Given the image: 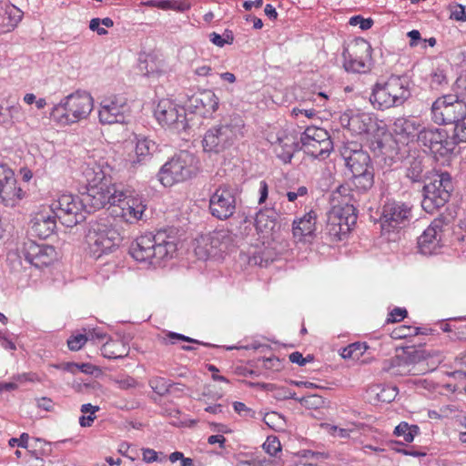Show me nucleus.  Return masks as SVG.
Instances as JSON below:
<instances>
[{
  "instance_id": "nucleus-12",
  "label": "nucleus",
  "mask_w": 466,
  "mask_h": 466,
  "mask_svg": "<svg viewBox=\"0 0 466 466\" xmlns=\"http://www.w3.org/2000/svg\"><path fill=\"white\" fill-rule=\"evenodd\" d=\"M374 185V168L359 173H352V177L348 185L339 186L333 193V201L339 199L345 203L359 202L360 195L366 194Z\"/></svg>"
},
{
  "instance_id": "nucleus-53",
  "label": "nucleus",
  "mask_w": 466,
  "mask_h": 466,
  "mask_svg": "<svg viewBox=\"0 0 466 466\" xmlns=\"http://www.w3.org/2000/svg\"><path fill=\"white\" fill-rule=\"evenodd\" d=\"M407 314H408V312L405 309L396 307L389 314L387 321L388 322L400 321L407 316Z\"/></svg>"
},
{
  "instance_id": "nucleus-5",
  "label": "nucleus",
  "mask_w": 466,
  "mask_h": 466,
  "mask_svg": "<svg viewBox=\"0 0 466 466\" xmlns=\"http://www.w3.org/2000/svg\"><path fill=\"white\" fill-rule=\"evenodd\" d=\"M86 241L90 257L98 259L116 250L121 242V237L113 227L110 218L105 217L89 223Z\"/></svg>"
},
{
  "instance_id": "nucleus-48",
  "label": "nucleus",
  "mask_w": 466,
  "mask_h": 466,
  "mask_svg": "<svg viewBox=\"0 0 466 466\" xmlns=\"http://www.w3.org/2000/svg\"><path fill=\"white\" fill-rule=\"evenodd\" d=\"M88 340V337L86 334L72 335L67 339V346L71 350H79Z\"/></svg>"
},
{
  "instance_id": "nucleus-61",
  "label": "nucleus",
  "mask_w": 466,
  "mask_h": 466,
  "mask_svg": "<svg viewBox=\"0 0 466 466\" xmlns=\"http://www.w3.org/2000/svg\"><path fill=\"white\" fill-rule=\"evenodd\" d=\"M277 419H282L280 414L276 412V411H272V412H268V413H266L264 415V418H263V421L270 428H273L274 427V423H275V420Z\"/></svg>"
},
{
  "instance_id": "nucleus-38",
  "label": "nucleus",
  "mask_w": 466,
  "mask_h": 466,
  "mask_svg": "<svg viewBox=\"0 0 466 466\" xmlns=\"http://www.w3.org/2000/svg\"><path fill=\"white\" fill-rule=\"evenodd\" d=\"M23 117L22 106L19 103H14L7 106H0V123L4 125H12L15 121H19Z\"/></svg>"
},
{
  "instance_id": "nucleus-64",
  "label": "nucleus",
  "mask_w": 466,
  "mask_h": 466,
  "mask_svg": "<svg viewBox=\"0 0 466 466\" xmlns=\"http://www.w3.org/2000/svg\"><path fill=\"white\" fill-rule=\"evenodd\" d=\"M248 262L251 265H258L259 267H267L268 263V259H264L260 254H254L249 258Z\"/></svg>"
},
{
  "instance_id": "nucleus-28",
  "label": "nucleus",
  "mask_w": 466,
  "mask_h": 466,
  "mask_svg": "<svg viewBox=\"0 0 466 466\" xmlns=\"http://www.w3.org/2000/svg\"><path fill=\"white\" fill-rule=\"evenodd\" d=\"M219 98L211 90H205L189 98L188 107L196 114L208 117L218 109Z\"/></svg>"
},
{
  "instance_id": "nucleus-39",
  "label": "nucleus",
  "mask_w": 466,
  "mask_h": 466,
  "mask_svg": "<svg viewBox=\"0 0 466 466\" xmlns=\"http://www.w3.org/2000/svg\"><path fill=\"white\" fill-rule=\"evenodd\" d=\"M420 433V428L415 424H409L406 421H401L394 429V434L397 437H402L406 442H411L414 437Z\"/></svg>"
},
{
  "instance_id": "nucleus-16",
  "label": "nucleus",
  "mask_w": 466,
  "mask_h": 466,
  "mask_svg": "<svg viewBox=\"0 0 466 466\" xmlns=\"http://www.w3.org/2000/svg\"><path fill=\"white\" fill-rule=\"evenodd\" d=\"M396 361H401L403 367L418 364L420 367V371L426 373L437 368L442 361V356L439 351L408 346L403 348L400 354L396 355Z\"/></svg>"
},
{
  "instance_id": "nucleus-10",
  "label": "nucleus",
  "mask_w": 466,
  "mask_h": 466,
  "mask_svg": "<svg viewBox=\"0 0 466 466\" xmlns=\"http://www.w3.org/2000/svg\"><path fill=\"white\" fill-rule=\"evenodd\" d=\"M50 212L66 227L72 228L83 222L86 209L82 195L63 194L50 206Z\"/></svg>"
},
{
  "instance_id": "nucleus-14",
  "label": "nucleus",
  "mask_w": 466,
  "mask_h": 466,
  "mask_svg": "<svg viewBox=\"0 0 466 466\" xmlns=\"http://www.w3.org/2000/svg\"><path fill=\"white\" fill-rule=\"evenodd\" d=\"M154 116L159 125L180 133L188 127L186 110L169 99H161L154 109Z\"/></svg>"
},
{
  "instance_id": "nucleus-51",
  "label": "nucleus",
  "mask_w": 466,
  "mask_h": 466,
  "mask_svg": "<svg viewBox=\"0 0 466 466\" xmlns=\"http://www.w3.org/2000/svg\"><path fill=\"white\" fill-rule=\"evenodd\" d=\"M234 410L240 416L245 418H255L256 411L248 408L245 403L240 401H235L233 403Z\"/></svg>"
},
{
  "instance_id": "nucleus-1",
  "label": "nucleus",
  "mask_w": 466,
  "mask_h": 466,
  "mask_svg": "<svg viewBox=\"0 0 466 466\" xmlns=\"http://www.w3.org/2000/svg\"><path fill=\"white\" fill-rule=\"evenodd\" d=\"M177 249L176 238L168 235L167 229H160L156 234L149 232L138 237L129 253L137 261L156 268L173 258Z\"/></svg>"
},
{
  "instance_id": "nucleus-27",
  "label": "nucleus",
  "mask_w": 466,
  "mask_h": 466,
  "mask_svg": "<svg viewBox=\"0 0 466 466\" xmlns=\"http://www.w3.org/2000/svg\"><path fill=\"white\" fill-rule=\"evenodd\" d=\"M343 127L356 135L372 134L378 129L377 118L370 113L351 112L340 117Z\"/></svg>"
},
{
  "instance_id": "nucleus-7",
  "label": "nucleus",
  "mask_w": 466,
  "mask_h": 466,
  "mask_svg": "<svg viewBox=\"0 0 466 466\" xmlns=\"http://www.w3.org/2000/svg\"><path fill=\"white\" fill-rule=\"evenodd\" d=\"M454 189L452 177L447 171H438L427 177L422 187L421 207L433 214L445 206Z\"/></svg>"
},
{
  "instance_id": "nucleus-20",
  "label": "nucleus",
  "mask_w": 466,
  "mask_h": 466,
  "mask_svg": "<svg viewBox=\"0 0 466 466\" xmlns=\"http://www.w3.org/2000/svg\"><path fill=\"white\" fill-rule=\"evenodd\" d=\"M233 244V237L227 229H218L202 235L196 248V254L207 259L210 256H216L218 252H228Z\"/></svg>"
},
{
  "instance_id": "nucleus-13",
  "label": "nucleus",
  "mask_w": 466,
  "mask_h": 466,
  "mask_svg": "<svg viewBox=\"0 0 466 466\" xmlns=\"http://www.w3.org/2000/svg\"><path fill=\"white\" fill-rule=\"evenodd\" d=\"M418 142L436 158L451 155L456 147L454 138L449 136L447 130L440 127H422Z\"/></svg>"
},
{
  "instance_id": "nucleus-9",
  "label": "nucleus",
  "mask_w": 466,
  "mask_h": 466,
  "mask_svg": "<svg viewBox=\"0 0 466 466\" xmlns=\"http://www.w3.org/2000/svg\"><path fill=\"white\" fill-rule=\"evenodd\" d=\"M81 195L89 214L105 208L107 204L116 206L118 201L122 200L123 196H127V192L121 185L112 183L110 178L86 186V191Z\"/></svg>"
},
{
  "instance_id": "nucleus-62",
  "label": "nucleus",
  "mask_w": 466,
  "mask_h": 466,
  "mask_svg": "<svg viewBox=\"0 0 466 466\" xmlns=\"http://www.w3.org/2000/svg\"><path fill=\"white\" fill-rule=\"evenodd\" d=\"M268 196V186L265 180L260 181L259 183V198L258 204L264 203Z\"/></svg>"
},
{
  "instance_id": "nucleus-44",
  "label": "nucleus",
  "mask_w": 466,
  "mask_h": 466,
  "mask_svg": "<svg viewBox=\"0 0 466 466\" xmlns=\"http://www.w3.org/2000/svg\"><path fill=\"white\" fill-rule=\"evenodd\" d=\"M164 339H165L166 343H170V344H176L177 341H185V342H189V343L204 345L207 347H214V345H211L209 343H204L200 340H198V339H192L190 337L185 336L183 334L173 332V331H169L166 335V338Z\"/></svg>"
},
{
  "instance_id": "nucleus-36",
  "label": "nucleus",
  "mask_w": 466,
  "mask_h": 466,
  "mask_svg": "<svg viewBox=\"0 0 466 466\" xmlns=\"http://www.w3.org/2000/svg\"><path fill=\"white\" fill-rule=\"evenodd\" d=\"M279 215L273 208H265L259 210L255 218V225L258 230L261 232H270L277 226Z\"/></svg>"
},
{
  "instance_id": "nucleus-37",
  "label": "nucleus",
  "mask_w": 466,
  "mask_h": 466,
  "mask_svg": "<svg viewBox=\"0 0 466 466\" xmlns=\"http://www.w3.org/2000/svg\"><path fill=\"white\" fill-rule=\"evenodd\" d=\"M2 13V24L5 28V31H11L15 29L17 25L21 22L24 13L18 7L14 5L5 3L1 7Z\"/></svg>"
},
{
  "instance_id": "nucleus-25",
  "label": "nucleus",
  "mask_w": 466,
  "mask_h": 466,
  "mask_svg": "<svg viewBox=\"0 0 466 466\" xmlns=\"http://www.w3.org/2000/svg\"><path fill=\"white\" fill-rule=\"evenodd\" d=\"M125 191L127 196H123L122 200L113 207L112 212L127 223L133 224L142 218L147 206L143 203L142 198L134 196L128 189Z\"/></svg>"
},
{
  "instance_id": "nucleus-18",
  "label": "nucleus",
  "mask_w": 466,
  "mask_h": 466,
  "mask_svg": "<svg viewBox=\"0 0 466 466\" xmlns=\"http://www.w3.org/2000/svg\"><path fill=\"white\" fill-rule=\"evenodd\" d=\"M343 66L347 72L366 73L370 69L371 46L364 39H357L342 53Z\"/></svg>"
},
{
  "instance_id": "nucleus-54",
  "label": "nucleus",
  "mask_w": 466,
  "mask_h": 466,
  "mask_svg": "<svg viewBox=\"0 0 466 466\" xmlns=\"http://www.w3.org/2000/svg\"><path fill=\"white\" fill-rule=\"evenodd\" d=\"M143 460L147 462L160 461L162 462L165 460V457L159 458L157 452L152 449H143Z\"/></svg>"
},
{
  "instance_id": "nucleus-23",
  "label": "nucleus",
  "mask_w": 466,
  "mask_h": 466,
  "mask_svg": "<svg viewBox=\"0 0 466 466\" xmlns=\"http://www.w3.org/2000/svg\"><path fill=\"white\" fill-rule=\"evenodd\" d=\"M129 106L125 96L114 95L104 98L100 103L98 117L101 124L124 123L129 113Z\"/></svg>"
},
{
  "instance_id": "nucleus-40",
  "label": "nucleus",
  "mask_w": 466,
  "mask_h": 466,
  "mask_svg": "<svg viewBox=\"0 0 466 466\" xmlns=\"http://www.w3.org/2000/svg\"><path fill=\"white\" fill-rule=\"evenodd\" d=\"M148 384L152 390L159 396H165L172 391V388L176 385L171 380L163 377H153L149 380Z\"/></svg>"
},
{
  "instance_id": "nucleus-11",
  "label": "nucleus",
  "mask_w": 466,
  "mask_h": 466,
  "mask_svg": "<svg viewBox=\"0 0 466 466\" xmlns=\"http://www.w3.org/2000/svg\"><path fill=\"white\" fill-rule=\"evenodd\" d=\"M300 149L319 160H324L333 150V142L329 134L324 128L308 127L300 136Z\"/></svg>"
},
{
  "instance_id": "nucleus-24",
  "label": "nucleus",
  "mask_w": 466,
  "mask_h": 466,
  "mask_svg": "<svg viewBox=\"0 0 466 466\" xmlns=\"http://www.w3.org/2000/svg\"><path fill=\"white\" fill-rule=\"evenodd\" d=\"M21 253L25 259L36 268L48 267L56 259V251L53 246L37 243L32 239L24 242Z\"/></svg>"
},
{
  "instance_id": "nucleus-45",
  "label": "nucleus",
  "mask_w": 466,
  "mask_h": 466,
  "mask_svg": "<svg viewBox=\"0 0 466 466\" xmlns=\"http://www.w3.org/2000/svg\"><path fill=\"white\" fill-rule=\"evenodd\" d=\"M454 126V135L451 137L456 141V145L466 143V112L458 119Z\"/></svg>"
},
{
  "instance_id": "nucleus-60",
  "label": "nucleus",
  "mask_w": 466,
  "mask_h": 466,
  "mask_svg": "<svg viewBox=\"0 0 466 466\" xmlns=\"http://www.w3.org/2000/svg\"><path fill=\"white\" fill-rule=\"evenodd\" d=\"M457 7L459 9L451 13V18H453L456 21H466V11L464 5H458Z\"/></svg>"
},
{
  "instance_id": "nucleus-22",
  "label": "nucleus",
  "mask_w": 466,
  "mask_h": 466,
  "mask_svg": "<svg viewBox=\"0 0 466 466\" xmlns=\"http://www.w3.org/2000/svg\"><path fill=\"white\" fill-rule=\"evenodd\" d=\"M339 151L346 167L351 173L374 168L369 153L362 149L361 144L356 141H347L342 144Z\"/></svg>"
},
{
  "instance_id": "nucleus-4",
  "label": "nucleus",
  "mask_w": 466,
  "mask_h": 466,
  "mask_svg": "<svg viewBox=\"0 0 466 466\" xmlns=\"http://www.w3.org/2000/svg\"><path fill=\"white\" fill-rule=\"evenodd\" d=\"M410 96V82L407 76H390L377 82L370 96L374 108L383 110L401 106Z\"/></svg>"
},
{
  "instance_id": "nucleus-31",
  "label": "nucleus",
  "mask_w": 466,
  "mask_h": 466,
  "mask_svg": "<svg viewBox=\"0 0 466 466\" xmlns=\"http://www.w3.org/2000/svg\"><path fill=\"white\" fill-rule=\"evenodd\" d=\"M425 157L410 155L404 161L405 177L411 183H424L427 180Z\"/></svg>"
},
{
  "instance_id": "nucleus-6",
  "label": "nucleus",
  "mask_w": 466,
  "mask_h": 466,
  "mask_svg": "<svg viewBox=\"0 0 466 466\" xmlns=\"http://www.w3.org/2000/svg\"><path fill=\"white\" fill-rule=\"evenodd\" d=\"M93 102L89 93L76 91L53 106L50 118L63 126L76 123L89 116L93 109Z\"/></svg>"
},
{
  "instance_id": "nucleus-35",
  "label": "nucleus",
  "mask_w": 466,
  "mask_h": 466,
  "mask_svg": "<svg viewBox=\"0 0 466 466\" xmlns=\"http://www.w3.org/2000/svg\"><path fill=\"white\" fill-rule=\"evenodd\" d=\"M101 354L109 360H121L128 356L129 347L122 340L108 339L101 347Z\"/></svg>"
},
{
  "instance_id": "nucleus-26",
  "label": "nucleus",
  "mask_w": 466,
  "mask_h": 466,
  "mask_svg": "<svg viewBox=\"0 0 466 466\" xmlns=\"http://www.w3.org/2000/svg\"><path fill=\"white\" fill-rule=\"evenodd\" d=\"M22 197L14 171L7 165L0 164V203L12 207Z\"/></svg>"
},
{
  "instance_id": "nucleus-58",
  "label": "nucleus",
  "mask_w": 466,
  "mask_h": 466,
  "mask_svg": "<svg viewBox=\"0 0 466 466\" xmlns=\"http://www.w3.org/2000/svg\"><path fill=\"white\" fill-rule=\"evenodd\" d=\"M351 346H355L353 351L356 354V360H360V357L370 349L366 342H354L350 344Z\"/></svg>"
},
{
  "instance_id": "nucleus-17",
  "label": "nucleus",
  "mask_w": 466,
  "mask_h": 466,
  "mask_svg": "<svg viewBox=\"0 0 466 466\" xmlns=\"http://www.w3.org/2000/svg\"><path fill=\"white\" fill-rule=\"evenodd\" d=\"M237 208V189L221 185L215 189L209 198L210 214L218 219L226 220L231 218Z\"/></svg>"
},
{
  "instance_id": "nucleus-33",
  "label": "nucleus",
  "mask_w": 466,
  "mask_h": 466,
  "mask_svg": "<svg viewBox=\"0 0 466 466\" xmlns=\"http://www.w3.org/2000/svg\"><path fill=\"white\" fill-rule=\"evenodd\" d=\"M274 152L278 158L283 163H289L294 153L300 149L299 142H296L294 137L289 136L278 137L276 142L273 143Z\"/></svg>"
},
{
  "instance_id": "nucleus-46",
  "label": "nucleus",
  "mask_w": 466,
  "mask_h": 466,
  "mask_svg": "<svg viewBox=\"0 0 466 466\" xmlns=\"http://www.w3.org/2000/svg\"><path fill=\"white\" fill-rule=\"evenodd\" d=\"M421 328L401 325L393 330L394 339H405L418 334H424Z\"/></svg>"
},
{
  "instance_id": "nucleus-52",
  "label": "nucleus",
  "mask_w": 466,
  "mask_h": 466,
  "mask_svg": "<svg viewBox=\"0 0 466 466\" xmlns=\"http://www.w3.org/2000/svg\"><path fill=\"white\" fill-rule=\"evenodd\" d=\"M115 382L121 390H129L137 386V380L130 376H126L122 379L116 380Z\"/></svg>"
},
{
  "instance_id": "nucleus-21",
  "label": "nucleus",
  "mask_w": 466,
  "mask_h": 466,
  "mask_svg": "<svg viewBox=\"0 0 466 466\" xmlns=\"http://www.w3.org/2000/svg\"><path fill=\"white\" fill-rule=\"evenodd\" d=\"M450 219L441 215L418 238L419 252L425 256L435 254L442 247L443 228L449 226Z\"/></svg>"
},
{
  "instance_id": "nucleus-8",
  "label": "nucleus",
  "mask_w": 466,
  "mask_h": 466,
  "mask_svg": "<svg viewBox=\"0 0 466 466\" xmlns=\"http://www.w3.org/2000/svg\"><path fill=\"white\" fill-rule=\"evenodd\" d=\"M327 214L325 234L331 242L340 241L348 235L357 222V207L336 199Z\"/></svg>"
},
{
  "instance_id": "nucleus-49",
  "label": "nucleus",
  "mask_w": 466,
  "mask_h": 466,
  "mask_svg": "<svg viewBox=\"0 0 466 466\" xmlns=\"http://www.w3.org/2000/svg\"><path fill=\"white\" fill-rule=\"evenodd\" d=\"M396 356L390 359L385 360L382 365V370L385 372H390L392 375H398L400 373V368L403 367L401 361H396Z\"/></svg>"
},
{
  "instance_id": "nucleus-32",
  "label": "nucleus",
  "mask_w": 466,
  "mask_h": 466,
  "mask_svg": "<svg viewBox=\"0 0 466 466\" xmlns=\"http://www.w3.org/2000/svg\"><path fill=\"white\" fill-rule=\"evenodd\" d=\"M394 133L405 141H419V135L421 130L420 123L410 117H399L393 123Z\"/></svg>"
},
{
  "instance_id": "nucleus-15",
  "label": "nucleus",
  "mask_w": 466,
  "mask_h": 466,
  "mask_svg": "<svg viewBox=\"0 0 466 466\" xmlns=\"http://www.w3.org/2000/svg\"><path fill=\"white\" fill-rule=\"evenodd\" d=\"M193 157L187 152L167 161L158 173V180L164 187H171L175 183L185 181L194 173Z\"/></svg>"
},
{
  "instance_id": "nucleus-30",
  "label": "nucleus",
  "mask_w": 466,
  "mask_h": 466,
  "mask_svg": "<svg viewBox=\"0 0 466 466\" xmlns=\"http://www.w3.org/2000/svg\"><path fill=\"white\" fill-rule=\"evenodd\" d=\"M157 149V146L153 140L146 137H137L135 153L129 156L128 159L130 167L136 168L140 165L146 164L150 160Z\"/></svg>"
},
{
  "instance_id": "nucleus-3",
  "label": "nucleus",
  "mask_w": 466,
  "mask_h": 466,
  "mask_svg": "<svg viewBox=\"0 0 466 466\" xmlns=\"http://www.w3.org/2000/svg\"><path fill=\"white\" fill-rule=\"evenodd\" d=\"M452 89L456 94L442 96L431 106V119L438 125L455 124L466 112V76L458 77Z\"/></svg>"
},
{
  "instance_id": "nucleus-57",
  "label": "nucleus",
  "mask_w": 466,
  "mask_h": 466,
  "mask_svg": "<svg viewBox=\"0 0 466 466\" xmlns=\"http://www.w3.org/2000/svg\"><path fill=\"white\" fill-rule=\"evenodd\" d=\"M454 339L466 340V323L454 324Z\"/></svg>"
},
{
  "instance_id": "nucleus-47",
  "label": "nucleus",
  "mask_w": 466,
  "mask_h": 466,
  "mask_svg": "<svg viewBox=\"0 0 466 466\" xmlns=\"http://www.w3.org/2000/svg\"><path fill=\"white\" fill-rule=\"evenodd\" d=\"M263 448L270 456H276L278 452L281 451L280 441L276 436L268 437Z\"/></svg>"
},
{
  "instance_id": "nucleus-34",
  "label": "nucleus",
  "mask_w": 466,
  "mask_h": 466,
  "mask_svg": "<svg viewBox=\"0 0 466 466\" xmlns=\"http://www.w3.org/2000/svg\"><path fill=\"white\" fill-rule=\"evenodd\" d=\"M316 220L317 215L313 210L295 219L292 223L293 237L301 239L304 237L311 236L316 229Z\"/></svg>"
},
{
  "instance_id": "nucleus-42",
  "label": "nucleus",
  "mask_w": 466,
  "mask_h": 466,
  "mask_svg": "<svg viewBox=\"0 0 466 466\" xmlns=\"http://www.w3.org/2000/svg\"><path fill=\"white\" fill-rule=\"evenodd\" d=\"M151 6H157L163 10H176L179 12H184L188 9H190L191 5L188 3L186 2H177L173 0H160L157 2L156 4L153 2H150L149 4Z\"/></svg>"
},
{
  "instance_id": "nucleus-41",
  "label": "nucleus",
  "mask_w": 466,
  "mask_h": 466,
  "mask_svg": "<svg viewBox=\"0 0 466 466\" xmlns=\"http://www.w3.org/2000/svg\"><path fill=\"white\" fill-rule=\"evenodd\" d=\"M82 172L86 178V186L98 183V181L102 179H110V177H106L101 168L96 165L93 167L90 165L84 167Z\"/></svg>"
},
{
  "instance_id": "nucleus-55",
  "label": "nucleus",
  "mask_w": 466,
  "mask_h": 466,
  "mask_svg": "<svg viewBox=\"0 0 466 466\" xmlns=\"http://www.w3.org/2000/svg\"><path fill=\"white\" fill-rule=\"evenodd\" d=\"M262 367L267 370H279L280 368V360L279 358H265L262 360Z\"/></svg>"
},
{
  "instance_id": "nucleus-63",
  "label": "nucleus",
  "mask_w": 466,
  "mask_h": 466,
  "mask_svg": "<svg viewBox=\"0 0 466 466\" xmlns=\"http://www.w3.org/2000/svg\"><path fill=\"white\" fill-rule=\"evenodd\" d=\"M289 361L292 363H296L300 367L306 365V360H304L303 355L299 351H294L289 356Z\"/></svg>"
},
{
  "instance_id": "nucleus-50",
  "label": "nucleus",
  "mask_w": 466,
  "mask_h": 466,
  "mask_svg": "<svg viewBox=\"0 0 466 466\" xmlns=\"http://www.w3.org/2000/svg\"><path fill=\"white\" fill-rule=\"evenodd\" d=\"M349 24L350 25H360V28L362 30H368L371 28L374 22L371 18H364L363 16L358 15L350 18Z\"/></svg>"
},
{
  "instance_id": "nucleus-43",
  "label": "nucleus",
  "mask_w": 466,
  "mask_h": 466,
  "mask_svg": "<svg viewBox=\"0 0 466 466\" xmlns=\"http://www.w3.org/2000/svg\"><path fill=\"white\" fill-rule=\"evenodd\" d=\"M430 85L435 90H442L448 86V78L443 69L436 68L431 74Z\"/></svg>"
},
{
  "instance_id": "nucleus-19",
  "label": "nucleus",
  "mask_w": 466,
  "mask_h": 466,
  "mask_svg": "<svg viewBox=\"0 0 466 466\" xmlns=\"http://www.w3.org/2000/svg\"><path fill=\"white\" fill-rule=\"evenodd\" d=\"M411 218V207L407 203L387 200L381 207L380 221L382 230H394L409 224Z\"/></svg>"
},
{
  "instance_id": "nucleus-2",
  "label": "nucleus",
  "mask_w": 466,
  "mask_h": 466,
  "mask_svg": "<svg viewBox=\"0 0 466 466\" xmlns=\"http://www.w3.org/2000/svg\"><path fill=\"white\" fill-rule=\"evenodd\" d=\"M246 132L243 117L236 113L229 115L206 131L202 140L203 149L208 153H221L243 138Z\"/></svg>"
},
{
  "instance_id": "nucleus-59",
  "label": "nucleus",
  "mask_w": 466,
  "mask_h": 466,
  "mask_svg": "<svg viewBox=\"0 0 466 466\" xmlns=\"http://www.w3.org/2000/svg\"><path fill=\"white\" fill-rule=\"evenodd\" d=\"M100 18H93L89 22V28L92 31H96L99 35H105L107 34V30L104 27H100Z\"/></svg>"
},
{
  "instance_id": "nucleus-29",
  "label": "nucleus",
  "mask_w": 466,
  "mask_h": 466,
  "mask_svg": "<svg viewBox=\"0 0 466 466\" xmlns=\"http://www.w3.org/2000/svg\"><path fill=\"white\" fill-rule=\"evenodd\" d=\"M56 228V218L50 211L38 213L32 220L28 233L32 237L46 239L51 236Z\"/></svg>"
},
{
  "instance_id": "nucleus-56",
  "label": "nucleus",
  "mask_w": 466,
  "mask_h": 466,
  "mask_svg": "<svg viewBox=\"0 0 466 466\" xmlns=\"http://www.w3.org/2000/svg\"><path fill=\"white\" fill-rule=\"evenodd\" d=\"M29 440V435L25 432L22 433L19 438H11L9 440V445L15 447V445L21 448H26Z\"/></svg>"
}]
</instances>
